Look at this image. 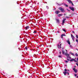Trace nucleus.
<instances>
[{
	"label": "nucleus",
	"mask_w": 78,
	"mask_h": 78,
	"mask_svg": "<svg viewBox=\"0 0 78 78\" xmlns=\"http://www.w3.org/2000/svg\"><path fill=\"white\" fill-rule=\"evenodd\" d=\"M58 9H59L62 12H65V10H64V8L59 7L58 8Z\"/></svg>",
	"instance_id": "obj_1"
},
{
	"label": "nucleus",
	"mask_w": 78,
	"mask_h": 78,
	"mask_svg": "<svg viewBox=\"0 0 78 78\" xmlns=\"http://www.w3.org/2000/svg\"><path fill=\"white\" fill-rule=\"evenodd\" d=\"M67 1H68L69 3L70 4L71 3L72 6H74V5L73 3V2L70 0H67Z\"/></svg>",
	"instance_id": "obj_2"
},
{
	"label": "nucleus",
	"mask_w": 78,
	"mask_h": 78,
	"mask_svg": "<svg viewBox=\"0 0 78 78\" xmlns=\"http://www.w3.org/2000/svg\"><path fill=\"white\" fill-rule=\"evenodd\" d=\"M69 8L71 9V10H72V11H75V9H74V7H69Z\"/></svg>",
	"instance_id": "obj_3"
},
{
	"label": "nucleus",
	"mask_w": 78,
	"mask_h": 78,
	"mask_svg": "<svg viewBox=\"0 0 78 78\" xmlns=\"http://www.w3.org/2000/svg\"><path fill=\"white\" fill-rule=\"evenodd\" d=\"M65 72H63V73L64 74V75L66 76V74L67 73V69H64Z\"/></svg>",
	"instance_id": "obj_4"
},
{
	"label": "nucleus",
	"mask_w": 78,
	"mask_h": 78,
	"mask_svg": "<svg viewBox=\"0 0 78 78\" xmlns=\"http://www.w3.org/2000/svg\"><path fill=\"white\" fill-rule=\"evenodd\" d=\"M65 55L68 58H69V59H70V58H71V57H69V54H67V53H66Z\"/></svg>",
	"instance_id": "obj_5"
},
{
	"label": "nucleus",
	"mask_w": 78,
	"mask_h": 78,
	"mask_svg": "<svg viewBox=\"0 0 78 78\" xmlns=\"http://www.w3.org/2000/svg\"><path fill=\"white\" fill-rule=\"evenodd\" d=\"M55 13L56 14H59V13H60V11H59L58 10H57L55 11Z\"/></svg>",
	"instance_id": "obj_6"
},
{
	"label": "nucleus",
	"mask_w": 78,
	"mask_h": 78,
	"mask_svg": "<svg viewBox=\"0 0 78 78\" xmlns=\"http://www.w3.org/2000/svg\"><path fill=\"white\" fill-rule=\"evenodd\" d=\"M73 69L74 70V72H75V73H77L78 70L77 69H76L75 68H73Z\"/></svg>",
	"instance_id": "obj_7"
},
{
	"label": "nucleus",
	"mask_w": 78,
	"mask_h": 78,
	"mask_svg": "<svg viewBox=\"0 0 78 78\" xmlns=\"http://www.w3.org/2000/svg\"><path fill=\"white\" fill-rule=\"evenodd\" d=\"M71 37L73 41H74V38H75V37H74V36H73V35L72 34H71Z\"/></svg>",
	"instance_id": "obj_8"
},
{
	"label": "nucleus",
	"mask_w": 78,
	"mask_h": 78,
	"mask_svg": "<svg viewBox=\"0 0 78 78\" xmlns=\"http://www.w3.org/2000/svg\"><path fill=\"white\" fill-rule=\"evenodd\" d=\"M65 20H66V19H64L62 21V24H64V22H65Z\"/></svg>",
	"instance_id": "obj_9"
},
{
	"label": "nucleus",
	"mask_w": 78,
	"mask_h": 78,
	"mask_svg": "<svg viewBox=\"0 0 78 78\" xmlns=\"http://www.w3.org/2000/svg\"><path fill=\"white\" fill-rule=\"evenodd\" d=\"M67 42L68 44H69V45H70V41H69V40H67Z\"/></svg>",
	"instance_id": "obj_10"
},
{
	"label": "nucleus",
	"mask_w": 78,
	"mask_h": 78,
	"mask_svg": "<svg viewBox=\"0 0 78 78\" xmlns=\"http://www.w3.org/2000/svg\"><path fill=\"white\" fill-rule=\"evenodd\" d=\"M56 20L57 21V23H59V20L58 19H56Z\"/></svg>",
	"instance_id": "obj_11"
},
{
	"label": "nucleus",
	"mask_w": 78,
	"mask_h": 78,
	"mask_svg": "<svg viewBox=\"0 0 78 78\" xmlns=\"http://www.w3.org/2000/svg\"><path fill=\"white\" fill-rule=\"evenodd\" d=\"M62 16V14H59L58 15V17H60L61 16Z\"/></svg>",
	"instance_id": "obj_12"
},
{
	"label": "nucleus",
	"mask_w": 78,
	"mask_h": 78,
	"mask_svg": "<svg viewBox=\"0 0 78 78\" xmlns=\"http://www.w3.org/2000/svg\"><path fill=\"white\" fill-rule=\"evenodd\" d=\"M26 30H27V29H28V28H29V26H27L26 27H25Z\"/></svg>",
	"instance_id": "obj_13"
},
{
	"label": "nucleus",
	"mask_w": 78,
	"mask_h": 78,
	"mask_svg": "<svg viewBox=\"0 0 78 78\" xmlns=\"http://www.w3.org/2000/svg\"><path fill=\"white\" fill-rule=\"evenodd\" d=\"M64 5L66 7H68V5H66V4H64Z\"/></svg>",
	"instance_id": "obj_14"
},
{
	"label": "nucleus",
	"mask_w": 78,
	"mask_h": 78,
	"mask_svg": "<svg viewBox=\"0 0 78 78\" xmlns=\"http://www.w3.org/2000/svg\"><path fill=\"white\" fill-rule=\"evenodd\" d=\"M62 53L63 54H64V53H65V51H62Z\"/></svg>",
	"instance_id": "obj_15"
},
{
	"label": "nucleus",
	"mask_w": 78,
	"mask_h": 78,
	"mask_svg": "<svg viewBox=\"0 0 78 78\" xmlns=\"http://www.w3.org/2000/svg\"><path fill=\"white\" fill-rule=\"evenodd\" d=\"M62 30L63 31H64L65 32H66V31L65 29H63Z\"/></svg>",
	"instance_id": "obj_16"
},
{
	"label": "nucleus",
	"mask_w": 78,
	"mask_h": 78,
	"mask_svg": "<svg viewBox=\"0 0 78 78\" xmlns=\"http://www.w3.org/2000/svg\"><path fill=\"white\" fill-rule=\"evenodd\" d=\"M37 33V32L36 30H34V31L33 32V33Z\"/></svg>",
	"instance_id": "obj_17"
},
{
	"label": "nucleus",
	"mask_w": 78,
	"mask_h": 78,
	"mask_svg": "<svg viewBox=\"0 0 78 78\" xmlns=\"http://www.w3.org/2000/svg\"><path fill=\"white\" fill-rule=\"evenodd\" d=\"M25 48L26 50H28V48H27V47H26Z\"/></svg>",
	"instance_id": "obj_18"
},
{
	"label": "nucleus",
	"mask_w": 78,
	"mask_h": 78,
	"mask_svg": "<svg viewBox=\"0 0 78 78\" xmlns=\"http://www.w3.org/2000/svg\"><path fill=\"white\" fill-rule=\"evenodd\" d=\"M70 54H71V55H73H73H74L73 54V53H70Z\"/></svg>",
	"instance_id": "obj_19"
},
{
	"label": "nucleus",
	"mask_w": 78,
	"mask_h": 78,
	"mask_svg": "<svg viewBox=\"0 0 78 78\" xmlns=\"http://www.w3.org/2000/svg\"><path fill=\"white\" fill-rule=\"evenodd\" d=\"M70 61H71V62H72V61H73V58L72 59L70 60Z\"/></svg>",
	"instance_id": "obj_20"
},
{
	"label": "nucleus",
	"mask_w": 78,
	"mask_h": 78,
	"mask_svg": "<svg viewBox=\"0 0 78 78\" xmlns=\"http://www.w3.org/2000/svg\"><path fill=\"white\" fill-rule=\"evenodd\" d=\"M76 56H78V54H77V53H76Z\"/></svg>",
	"instance_id": "obj_21"
},
{
	"label": "nucleus",
	"mask_w": 78,
	"mask_h": 78,
	"mask_svg": "<svg viewBox=\"0 0 78 78\" xmlns=\"http://www.w3.org/2000/svg\"><path fill=\"white\" fill-rule=\"evenodd\" d=\"M66 18L67 19H69V17L68 16H66Z\"/></svg>",
	"instance_id": "obj_22"
},
{
	"label": "nucleus",
	"mask_w": 78,
	"mask_h": 78,
	"mask_svg": "<svg viewBox=\"0 0 78 78\" xmlns=\"http://www.w3.org/2000/svg\"><path fill=\"white\" fill-rule=\"evenodd\" d=\"M75 15V13H73L71 14V16H74Z\"/></svg>",
	"instance_id": "obj_23"
},
{
	"label": "nucleus",
	"mask_w": 78,
	"mask_h": 78,
	"mask_svg": "<svg viewBox=\"0 0 78 78\" xmlns=\"http://www.w3.org/2000/svg\"><path fill=\"white\" fill-rule=\"evenodd\" d=\"M58 57H59V58H62V57H61V55H59Z\"/></svg>",
	"instance_id": "obj_24"
},
{
	"label": "nucleus",
	"mask_w": 78,
	"mask_h": 78,
	"mask_svg": "<svg viewBox=\"0 0 78 78\" xmlns=\"http://www.w3.org/2000/svg\"><path fill=\"white\" fill-rule=\"evenodd\" d=\"M60 48H61V44H60Z\"/></svg>",
	"instance_id": "obj_25"
},
{
	"label": "nucleus",
	"mask_w": 78,
	"mask_h": 78,
	"mask_svg": "<svg viewBox=\"0 0 78 78\" xmlns=\"http://www.w3.org/2000/svg\"><path fill=\"white\" fill-rule=\"evenodd\" d=\"M61 38H62L63 37V36L62 34L61 35Z\"/></svg>",
	"instance_id": "obj_26"
},
{
	"label": "nucleus",
	"mask_w": 78,
	"mask_h": 78,
	"mask_svg": "<svg viewBox=\"0 0 78 78\" xmlns=\"http://www.w3.org/2000/svg\"><path fill=\"white\" fill-rule=\"evenodd\" d=\"M76 37L77 39L78 38V35H76Z\"/></svg>",
	"instance_id": "obj_27"
},
{
	"label": "nucleus",
	"mask_w": 78,
	"mask_h": 78,
	"mask_svg": "<svg viewBox=\"0 0 78 78\" xmlns=\"http://www.w3.org/2000/svg\"><path fill=\"white\" fill-rule=\"evenodd\" d=\"M46 8H47V9H48L49 8L48 7V6H46Z\"/></svg>",
	"instance_id": "obj_28"
},
{
	"label": "nucleus",
	"mask_w": 78,
	"mask_h": 78,
	"mask_svg": "<svg viewBox=\"0 0 78 78\" xmlns=\"http://www.w3.org/2000/svg\"><path fill=\"white\" fill-rule=\"evenodd\" d=\"M62 36H66V35H65V34H62Z\"/></svg>",
	"instance_id": "obj_29"
},
{
	"label": "nucleus",
	"mask_w": 78,
	"mask_h": 78,
	"mask_svg": "<svg viewBox=\"0 0 78 78\" xmlns=\"http://www.w3.org/2000/svg\"><path fill=\"white\" fill-rule=\"evenodd\" d=\"M65 62H66V63H67V62H68V61H65Z\"/></svg>",
	"instance_id": "obj_30"
},
{
	"label": "nucleus",
	"mask_w": 78,
	"mask_h": 78,
	"mask_svg": "<svg viewBox=\"0 0 78 78\" xmlns=\"http://www.w3.org/2000/svg\"><path fill=\"white\" fill-rule=\"evenodd\" d=\"M74 76H76V74H74Z\"/></svg>",
	"instance_id": "obj_31"
},
{
	"label": "nucleus",
	"mask_w": 78,
	"mask_h": 78,
	"mask_svg": "<svg viewBox=\"0 0 78 78\" xmlns=\"http://www.w3.org/2000/svg\"><path fill=\"white\" fill-rule=\"evenodd\" d=\"M66 13H65V14H64V16H66Z\"/></svg>",
	"instance_id": "obj_32"
},
{
	"label": "nucleus",
	"mask_w": 78,
	"mask_h": 78,
	"mask_svg": "<svg viewBox=\"0 0 78 78\" xmlns=\"http://www.w3.org/2000/svg\"><path fill=\"white\" fill-rule=\"evenodd\" d=\"M76 65H77V66H78V63H76Z\"/></svg>",
	"instance_id": "obj_33"
},
{
	"label": "nucleus",
	"mask_w": 78,
	"mask_h": 78,
	"mask_svg": "<svg viewBox=\"0 0 78 78\" xmlns=\"http://www.w3.org/2000/svg\"><path fill=\"white\" fill-rule=\"evenodd\" d=\"M59 51L60 52V54H61V51Z\"/></svg>",
	"instance_id": "obj_34"
},
{
	"label": "nucleus",
	"mask_w": 78,
	"mask_h": 78,
	"mask_svg": "<svg viewBox=\"0 0 78 78\" xmlns=\"http://www.w3.org/2000/svg\"><path fill=\"white\" fill-rule=\"evenodd\" d=\"M68 10V11H69L70 12V11L69 10H68V9H67Z\"/></svg>",
	"instance_id": "obj_35"
},
{
	"label": "nucleus",
	"mask_w": 78,
	"mask_h": 78,
	"mask_svg": "<svg viewBox=\"0 0 78 78\" xmlns=\"http://www.w3.org/2000/svg\"><path fill=\"white\" fill-rule=\"evenodd\" d=\"M67 73L68 75H69V72H67Z\"/></svg>",
	"instance_id": "obj_36"
},
{
	"label": "nucleus",
	"mask_w": 78,
	"mask_h": 78,
	"mask_svg": "<svg viewBox=\"0 0 78 78\" xmlns=\"http://www.w3.org/2000/svg\"><path fill=\"white\" fill-rule=\"evenodd\" d=\"M58 46L59 47V44L58 45Z\"/></svg>",
	"instance_id": "obj_37"
},
{
	"label": "nucleus",
	"mask_w": 78,
	"mask_h": 78,
	"mask_svg": "<svg viewBox=\"0 0 78 78\" xmlns=\"http://www.w3.org/2000/svg\"><path fill=\"white\" fill-rule=\"evenodd\" d=\"M67 60H68V61H70V60H69V59H67Z\"/></svg>",
	"instance_id": "obj_38"
},
{
	"label": "nucleus",
	"mask_w": 78,
	"mask_h": 78,
	"mask_svg": "<svg viewBox=\"0 0 78 78\" xmlns=\"http://www.w3.org/2000/svg\"><path fill=\"white\" fill-rule=\"evenodd\" d=\"M73 61H75V59H73Z\"/></svg>",
	"instance_id": "obj_39"
},
{
	"label": "nucleus",
	"mask_w": 78,
	"mask_h": 78,
	"mask_svg": "<svg viewBox=\"0 0 78 78\" xmlns=\"http://www.w3.org/2000/svg\"><path fill=\"white\" fill-rule=\"evenodd\" d=\"M74 62H76V60H74Z\"/></svg>",
	"instance_id": "obj_40"
},
{
	"label": "nucleus",
	"mask_w": 78,
	"mask_h": 78,
	"mask_svg": "<svg viewBox=\"0 0 78 78\" xmlns=\"http://www.w3.org/2000/svg\"><path fill=\"white\" fill-rule=\"evenodd\" d=\"M72 32L73 33H75V32H74V31H73Z\"/></svg>",
	"instance_id": "obj_41"
},
{
	"label": "nucleus",
	"mask_w": 78,
	"mask_h": 78,
	"mask_svg": "<svg viewBox=\"0 0 78 78\" xmlns=\"http://www.w3.org/2000/svg\"><path fill=\"white\" fill-rule=\"evenodd\" d=\"M64 48L63 47V48H62V50H63V49H64Z\"/></svg>",
	"instance_id": "obj_42"
},
{
	"label": "nucleus",
	"mask_w": 78,
	"mask_h": 78,
	"mask_svg": "<svg viewBox=\"0 0 78 78\" xmlns=\"http://www.w3.org/2000/svg\"><path fill=\"white\" fill-rule=\"evenodd\" d=\"M74 67H76V66H74Z\"/></svg>",
	"instance_id": "obj_43"
},
{
	"label": "nucleus",
	"mask_w": 78,
	"mask_h": 78,
	"mask_svg": "<svg viewBox=\"0 0 78 78\" xmlns=\"http://www.w3.org/2000/svg\"><path fill=\"white\" fill-rule=\"evenodd\" d=\"M77 78H78V76H77Z\"/></svg>",
	"instance_id": "obj_44"
},
{
	"label": "nucleus",
	"mask_w": 78,
	"mask_h": 78,
	"mask_svg": "<svg viewBox=\"0 0 78 78\" xmlns=\"http://www.w3.org/2000/svg\"><path fill=\"white\" fill-rule=\"evenodd\" d=\"M58 33H59V31H58Z\"/></svg>",
	"instance_id": "obj_45"
},
{
	"label": "nucleus",
	"mask_w": 78,
	"mask_h": 78,
	"mask_svg": "<svg viewBox=\"0 0 78 78\" xmlns=\"http://www.w3.org/2000/svg\"><path fill=\"white\" fill-rule=\"evenodd\" d=\"M60 44H61V42H60Z\"/></svg>",
	"instance_id": "obj_46"
},
{
	"label": "nucleus",
	"mask_w": 78,
	"mask_h": 78,
	"mask_svg": "<svg viewBox=\"0 0 78 78\" xmlns=\"http://www.w3.org/2000/svg\"><path fill=\"white\" fill-rule=\"evenodd\" d=\"M66 51H67V50H66Z\"/></svg>",
	"instance_id": "obj_47"
}]
</instances>
